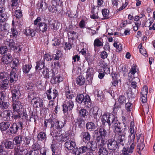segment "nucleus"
Masks as SVG:
<instances>
[{
    "label": "nucleus",
    "instance_id": "f257e3e1",
    "mask_svg": "<svg viewBox=\"0 0 155 155\" xmlns=\"http://www.w3.org/2000/svg\"><path fill=\"white\" fill-rule=\"evenodd\" d=\"M76 100L79 104L84 103L85 107L87 108H91L93 105L90 96L87 95L84 96L82 94H80L77 96Z\"/></svg>",
    "mask_w": 155,
    "mask_h": 155
},
{
    "label": "nucleus",
    "instance_id": "f03ea898",
    "mask_svg": "<svg viewBox=\"0 0 155 155\" xmlns=\"http://www.w3.org/2000/svg\"><path fill=\"white\" fill-rule=\"evenodd\" d=\"M107 135L106 130L103 128H101L97 132L96 135V140L97 143H106L107 141L104 139Z\"/></svg>",
    "mask_w": 155,
    "mask_h": 155
},
{
    "label": "nucleus",
    "instance_id": "7ed1b4c3",
    "mask_svg": "<svg viewBox=\"0 0 155 155\" xmlns=\"http://www.w3.org/2000/svg\"><path fill=\"white\" fill-rule=\"evenodd\" d=\"M6 94L5 91L0 92V107L2 109H7L9 105V103L5 100Z\"/></svg>",
    "mask_w": 155,
    "mask_h": 155
},
{
    "label": "nucleus",
    "instance_id": "20e7f679",
    "mask_svg": "<svg viewBox=\"0 0 155 155\" xmlns=\"http://www.w3.org/2000/svg\"><path fill=\"white\" fill-rule=\"evenodd\" d=\"M74 106V104L72 100H66L62 105L63 111L64 113L68 112L72 110Z\"/></svg>",
    "mask_w": 155,
    "mask_h": 155
},
{
    "label": "nucleus",
    "instance_id": "39448f33",
    "mask_svg": "<svg viewBox=\"0 0 155 155\" xmlns=\"http://www.w3.org/2000/svg\"><path fill=\"white\" fill-rule=\"evenodd\" d=\"M11 88L12 101L19 100L18 99L20 95V91L18 89L17 87L15 85H13L12 86H11Z\"/></svg>",
    "mask_w": 155,
    "mask_h": 155
},
{
    "label": "nucleus",
    "instance_id": "423d86ee",
    "mask_svg": "<svg viewBox=\"0 0 155 155\" xmlns=\"http://www.w3.org/2000/svg\"><path fill=\"white\" fill-rule=\"evenodd\" d=\"M107 145L108 149L112 151H115L119 148L117 141L113 138L108 139L107 143Z\"/></svg>",
    "mask_w": 155,
    "mask_h": 155
},
{
    "label": "nucleus",
    "instance_id": "0eeeda50",
    "mask_svg": "<svg viewBox=\"0 0 155 155\" xmlns=\"http://www.w3.org/2000/svg\"><path fill=\"white\" fill-rule=\"evenodd\" d=\"M134 123L131 122L130 123V128L129 131L130 132V134L129 135V138L128 139L129 141H130L132 144L134 143V141L135 138V134L136 131L134 130Z\"/></svg>",
    "mask_w": 155,
    "mask_h": 155
},
{
    "label": "nucleus",
    "instance_id": "6e6552de",
    "mask_svg": "<svg viewBox=\"0 0 155 155\" xmlns=\"http://www.w3.org/2000/svg\"><path fill=\"white\" fill-rule=\"evenodd\" d=\"M12 106L14 111L18 113L24 110L22 108L23 103L19 100L13 101Z\"/></svg>",
    "mask_w": 155,
    "mask_h": 155
},
{
    "label": "nucleus",
    "instance_id": "1a4fd4ad",
    "mask_svg": "<svg viewBox=\"0 0 155 155\" xmlns=\"http://www.w3.org/2000/svg\"><path fill=\"white\" fill-rule=\"evenodd\" d=\"M106 143H98V147L99 149L98 155H107L108 151L107 149L104 147Z\"/></svg>",
    "mask_w": 155,
    "mask_h": 155
},
{
    "label": "nucleus",
    "instance_id": "9d476101",
    "mask_svg": "<svg viewBox=\"0 0 155 155\" xmlns=\"http://www.w3.org/2000/svg\"><path fill=\"white\" fill-rule=\"evenodd\" d=\"M135 145L133 143L130 145V147L126 146L124 147L122 150V153L120 155H130L134 151Z\"/></svg>",
    "mask_w": 155,
    "mask_h": 155
},
{
    "label": "nucleus",
    "instance_id": "9b49d317",
    "mask_svg": "<svg viewBox=\"0 0 155 155\" xmlns=\"http://www.w3.org/2000/svg\"><path fill=\"white\" fill-rule=\"evenodd\" d=\"M126 133L124 131H123L122 133H119L118 134L116 135L115 138L116 141L117 143L118 142L123 146L124 145V142L126 139L125 137Z\"/></svg>",
    "mask_w": 155,
    "mask_h": 155
},
{
    "label": "nucleus",
    "instance_id": "f8f14e48",
    "mask_svg": "<svg viewBox=\"0 0 155 155\" xmlns=\"http://www.w3.org/2000/svg\"><path fill=\"white\" fill-rule=\"evenodd\" d=\"M31 103L33 106L36 108L43 107V100L39 97H37L31 100Z\"/></svg>",
    "mask_w": 155,
    "mask_h": 155
},
{
    "label": "nucleus",
    "instance_id": "ddd939ff",
    "mask_svg": "<svg viewBox=\"0 0 155 155\" xmlns=\"http://www.w3.org/2000/svg\"><path fill=\"white\" fill-rule=\"evenodd\" d=\"M112 126L113 130L115 133L119 134L123 132L122 129L124 126L121 123L117 122V121L114 123V124H112Z\"/></svg>",
    "mask_w": 155,
    "mask_h": 155
},
{
    "label": "nucleus",
    "instance_id": "4468645a",
    "mask_svg": "<svg viewBox=\"0 0 155 155\" xmlns=\"http://www.w3.org/2000/svg\"><path fill=\"white\" fill-rule=\"evenodd\" d=\"M34 29L36 31L44 32L46 31L48 29L47 25L44 22L39 23L37 27L34 28Z\"/></svg>",
    "mask_w": 155,
    "mask_h": 155
},
{
    "label": "nucleus",
    "instance_id": "2eb2a0df",
    "mask_svg": "<svg viewBox=\"0 0 155 155\" xmlns=\"http://www.w3.org/2000/svg\"><path fill=\"white\" fill-rule=\"evenodd\" d=\"M58 93L57 91L54 89L53 90V92H51V90L49 89L48 90V93H47V97L48 100H51L52 98L53 99H54L58 96Z\"/></svg>",
    "mask_w": 155,
    "mask_h": 155
},
{
    "label": "nucleus",
    "instance_id": "dca6fc26",
    "mask_svg": "<svg viewBox=\"0 0 155 155\" xmlns=\"http://www.w3.org/2000/svg\"><path fill=\"white\" fill-rule=\"evenodd\" d=\"M64 146L68 150H72L76 146V144L75 142L71 139H69L66 141Z\"/></svg>",
    "mask_w": 155,
    "mask_h": 155
},
{
    "label": "nucleus",
    "instance_id": "f3484780",
    "mask_svg": "<svg viewBox=\"0 0 155 155\" xmlns=\"http://www.w3.org/2000/svg\"><path fill=\"white\" fill-rule=\"evenodd\" d=\"M87 144L88 150L94 151L97 148L98 143L97 141H91L87 142Z\"/></svg>",
    "mask_w": 155,
    "mask_h": 155
},
{
    "label": "nucleus",
    "instance_id": "a211bd4d",
    "mask_svg": "<svg viewBox=\"0 0 155 155\" xmlns=\"http://www.w3.org/2000/svg\"><path fill=\"white\" fill-rule=\"evenodd\" d=\"M52 75L51 77L52 78V79L51 81V83L52 84H55L59 83L63 80V78L60 76H57L56 77H54V74L53 71L51 73Z\"/></svg>",
    "mask_w": 155,
    "mask_h": 155
},
{
    "label": "nucleus",
    "instance_id": "6ab92c4d",
    "mask_svg": "<svg viewBox=\"0 0 155 155\" xmlns=\"http://www.w3.org/2000/svg\"><path fill=\"white\" fill-rule=\"evenodd\" d=\"M8 17L5 12L4 7H0V22H3L7 19Z\"/></svg>",
    "mask_w": 155,
    "mask_h": 155
},
{
    "label": "nucleus",
    "instance_id": "aec40b11",
    "mask_svg": "<svg viewBox=\"0 0 155 155\" xmlns=\"http://www.w3.org/2000/svg\"><path fill=\"white\" fill-rule=\"evenodd\" d=\"M12 112L9 110H4L0 114V116L2 117L5 120H10V116L12 114Z\"/></svg>",
    "mask_w": 155,
    "mask_h": 155
},
{
    "label": "nucleus",
    "instance_id": "412c9836",
    "mask_svg": "<svg viewBox=\"0 0 155 155\" xmlns=\"http://www.w3.org/2000/svg\"><path fill=\"white\" fill-rule=\"evenodd\" d=\"M130 86L131 87L134 89V91H131L130 94H131L132 97H134L137 93L138 90L137 83L135 81H132L131 83Z\"/></svg>",
    "mask_w": 155,
    "mask_h": 155
},
{
    "label": "nucleus",
    "instance_id": "4be33fe9",
    "mask_svg": "<svg viewBox=\"0 0 155 155\" xmlns=\"http://www.w3.org/2000/svg\"><path fill=\"white\" fill-rule=\"evenodd\" d=\"M5 45L8 46L12 50H15L17 49L15 45L14 41L13 39H9L8 41H5Z\"/></svg>",
    "mask_w": 155,
    "mask_h": 155
},
{
    "label": "nucleus",
    "instance_id": "5701e85b",
    "mask_svg": "<svg viewBox=\"0 0 155 155\" xmlns=\"http://www.w3.org/2000/svg\"><path fill=\"white\" fill-rule=\"evenodd\" d=\"M12 61V56L9 54L7 55H5L2 59V61L3 63L6 64H9Z\"/></svg>",
    "mask_w": 155,
    "mask_h": 155
},
{
    "label": "nucleus",
    "instance_id": "b1692460",
    "mask_svg": "<svg viewBox=\"0 0 155 155\" xmlns=\"http://www.w3.org/2000/svg\"><path fill=\"white\" fill-rule=\"evenodd\" d=\"M19 129V127L17 125V124L14 123L11 125L9 128V130L12 134H14L17 133Z\"/></svg>",
    "mask_w": 155,
    "mask_h": 155
},
{
    "label": "nucleus",
    "instance_id": "393cba45",
    "mask_svg": "<svg viewBox=\"0 0 155 155\" xmlns=\"http://www.w3.org/2000/svg\"><path fill=\"white\" fill-rule=\"evenodd\" d=\"M22 141L21 137L20 136L15 137L13 139V142H15V144L17 146V149L20 148V145L21 144Z\"/></svg>",
    "mask_w": 155,
    "mask_h": 155
},
{
    "label": "nucleus",
    "instance_id": "a878e982",
    "mask_svg": "<svg viewBox=\"0 0 155 155\" xmlns=\"http://www.w3.org/2000/svg\"><path fill=\"white\" fill-rule=\"evenodd\" d=\"M108 120L107 123L110 127L112 124H114V123L117 122L116 119H115V117L114 115L111 114H109L108 115Z\"/></svg>",
    "mask_w": 155,
    "mask_h": 155
},
{
    "label": "nucleus",
    "instance_id": "bb28decb",
    "mask_svg": "<svg viewBox=\"0 0 155 155\" xmlns=\"http://www.w3.org/2000/svg\"><path fill=\"white\" fill-rule=\"evenodd\" d=\"M10 123L9 122H3L0 124V129L2 131H5L9 127Z\"/></svg>",
    "mask_w": 155,
    "mask_h": 155
},
{
    "label": "nucleus",
    "instance_id": "cd10ccee",
    "mask_svg": "<svg viewBox=\"0 0 155 155\" xmlns=\"http://www.w3.org/2000/svg\"><path fill=\"white\" fill-rule=\"evenodd\" d=\"M103 39L100 38L95 39L94 42V45L95 48L96 47H101L103 45Z\"/></svg>",
    "mask_w": 155,
    "mask_h": 155
},
{
    "label": "nucleus",
    "instance_id": "c85d7f7f",
    "mask_svg": "<svg viewBox=\"0 0 155 155\" xmlns=\"http://www.w3.org/2000/svg\"><path fill=\"white\" fill-rule=\"evenodd\" d=\"M136 65L134 64L132 68L130 69V72L128 73V76L131 78H135V74H136L137 71L136 69Z\"/></svg>",
    "mask_w": 155,
    "mask_h": 155
},
{
    "label": "nucleus",
    "instance_id": "c756f323",
    "mask_svg": "<svg viewBox=\"0 0 155 155\" xmlns=\"http://www.w3.org/2000/svg\"><path fill=\"white\" fill-rule=\"evenodd\" d=\"M64 125V123L61 121L57 120L56 119L54 127L57 129H60L62 128Z\"/></svg>",
    "mask_w": 155,
    "mask_h": 155
},
{
    "label": "nucleus",
    "instance_id": "7c9ffc66",
    "mask_svg": "<svg viewBox=\"0 0 155 155\" xmlns=\"http://www.w3.org/2000/svg\"><path fill=\"white\" fill-rule=\"evenodd\" d=\"M57 6L55 5L54 1H51V4L48 7L49 12L52 13H56L57 12Z\"/></svg>",
    "mask_w": 155,
    "mask_h": 155
},
{
    "label": "nucleus",
    "instance_id": "2f4dec72",
    "mask_svg": "<svg viewBox=\"0 0 155 155\" xmlns=\"http://www.w3.org/2000/svg\"><path fill=\"white\" fill-rule=\"evenodd\" d=\"M81 136L84 141L89 140L91 138L90 134L88 132H82Z\"/></svg>",
    "mask_w": 155,
    "mask_h": 155
},
{
    "label": "nucleus",
    "instance_id": "473e14b6",
    "mask_svg": "<svg viewBox=\"0 0 155 155\" xmlns=\"http://www.w3.org/2000/svg\"><path fill=\"white\" fill-rule=\"evenodd\" d=\"M18 79V76L16 73L13 71H12L10 74L9 76V81L11 83L14 82V81H16Z\"/></svg>",
    "mask_w": 155,
    "mask_h": 155
},
{
    "label": "nucleus",
    "instance_id": "72a5a7b5",
    "mask_svg": "<svg viewBox=\"0 0 155 155\" xmlns=\"http://www.w3.org/2000/svg\"><path fill=\"white\" fill-rule=\"evenodd\" d=\"M14 143L9 141H6L4 143L5 148L11 150L14 148Z\"/></svg>",
    "mask_w": 155,
    "mask_h": 155
},
{
    "label": "nucleus",
    "instance_id": "f704fd0d",
    "mask_svg": "<svg viewBox=\"0 0 155 155\" xmlns=\"http://www.w3.org/2000/svg\"><path fill=\"white\" fill-rule=\"evenodd\" d=\"M138 144L137 147V150L139 151H140L143 150L144 147V144L143 143V139L141 138V139L140 140L138 139Z\"/></svg>",
    "mask_w": 155,
    "mask_h": 155
},
{
    "label": "nucleus",
    "instance_id": "c9c22d12",
    "mask_svg": "<svg viewBox=\"0 0 155 155\" xmlns=\"http://www.w3.org/2000/svg\"><path fill=\"white\" fill-rule=\"evenodd\" d=\"M85 81V79L82 76H79L76 79L77 84L79 85H82L84 84Z\"/></svg>",
    "mask_w": 155,
    "mask_h": 155
},
{
    "label": "nucleus",
    "instance_id": "e433bc0d",
    "mask_svg": "<svg viewBox=\"0 0 155 155\" xmlns=\"http://www.w3.org/2000/svg\"><path fill=\"white\" fill-rule=\"evenodd\" d=\"M51 134L53 137H55L58 141L62 142V134L61 131H59V133H57L55 135L54 134V132L51 133Z\"/></svg>",
    "mask_w": 155,
    "mask_h": 155
},
{
    "label": "nucleus",
    "instance_id": "4c0bfd02",
    "mask_svg": "<svg viewBox=\"0 0 155 155\" xmlns=\"http://www.w3.org/2000/svg\"><path fill=\"white\" fill-rule=\"evenodd\" d=\"M37 138L39 140L45 141L46 139V134L44 132H41L38 134Z\"/></svg>",
    "mask_w": 155,
    "mask_h": 155
},
{
    "label": "nucleus",
    "instance_id": "58836bf2",
    "mask_svg": "<svg viewBox=\"0 0 155 155\" xmlns=\"http://www.w3.org/2000/svg\"><path fill=\"white\" fill-rule=\"evenodd\" d=\"M36 63V71L41 70L42 68H43L45 67V63L43 61H39L37 62Z\"/></svg>",
    "mask_w": 155,
    "mask_h": 155
},
{
    "label": "nucleus",
    "instance_id": "ea45409f",
    "mask_svg": "<svg viewBox=\"0 0 155 155\" xmlns=\"http://www.w3.org/2000/svg\"><path fill=\"white\" fill-rule=\"evenodd\" d=\"M9 81L8 80L5 79L4 80L1 82V89H6L8 87Z\"/></svg>",
    "mask_w": 155,
    "mask_h": 155
},
{
    "label": "nucleus",
    "instance_id": "a19ab883",
    "mask_svg": "<svg viewBox=\"0 0 155 155\" xmlns=\"http://www.w3.org/2000/svg\"><path fill=\"white\" fill-rule=\"evenodd\" d=\"M32 68L31 64H26L23 67V72L25 74H28Z\"/></svg>",
    "mask_w": 155,
    "mask_h": 155
},
{
    "label": "nucleus",
    "instance_id": "79ce46f5",
    "mask_svg": "<svg viewBox=\"0 0 155 155\" xmlns=\"http://www.w3.org/2000/svg\"><path fill=\"white\" fill-rule=\"evenodd\" d=\"M66 96L67 100H72L73 97H74V94L71 91H66Z\"/></svg>",
    "mask_w": 155,
    "mask_h": 155
},
{
    "label": "nucleus",
    "instance_id": "37998d69",
    "mask_svg": "<svg viewBox=\"0 0 155 155\" xmlns=\"http://www.w3.org/2000/svg\"><path fill=\"white\" fill-rule=\"evenodd\" d=\"M88 111L84 109H82L79 111V115L81 117H85L88 114Z\"/></svg>",
    "mask_w": 155,
    "mask_h": 155
},
{
    "label": "nucleus",
    "instance_id": "c03bdc74",
    "mask_svg": "<svg viewBox=\"0 0 155 155\" xmlns=\"http://www.w3.org/2000/svg\"><path fill=\"white\" fill-rule=\"evenodd\" d=\"M87 129L90 131H92L95 128V125L93 122H88L86 125Z\"/></svg>",
    "mask_w": 155,
    "mask_h": 155
},
{
    "label": "nucleus",
    "instance_id": "a18cd8bd",
    "mask_svg": "<svg viewBox=\"0 0 155 155\" xmlns=\"http://www.w3.org/2000/svg\"><path fill=\"white\" fill-rule=\"evenodd\" d=\"M31 138L29 136L26 137L23 139L22 146L24 147L28 145L30 143Z\"/></svg>",
    "mask_w": 155,
    "mask_h": 155
},
{
    "label": "nucleus",
    "instance_id": "49530a36",
    "mask_svg": "<svg viewBox=\"0 0 155 155\" xmlns=\"http://www.w3.org/2000/svg\"><path fill=\"white\" fill-rule=\"evenodd\" d=\"M102 13L104 17V19H107L109 18L108 16L109 11L107 9H103L102 11Z\"/></svg>",
    "mask_w": 155,
    "mask_h": 155
},
{
    "label": "nucleus",
    "instance_id": "de8ad7c7",
    "mask_svg": "<svg viewBox=\"0 0 155 155\" xmlns=\"http://www.w3.org/2000/svg\"><path fill=\"white\" fill-rule=\"evenodd\" d=\"M78 126L80 127H82L84 126L85 124L84 120L82 118H79L77 119V122Z\"/></svg>",
    "mask_w": 155,
    "mask_h": 155
},
{
    "label": "nucleus",
    "instance_id": "09e8293b",
    "mask_svg": "<svg viewBox=\"0 0 155 155\" xmlns=\"http://www.w3.org/2000/svg\"><path fill=\"white\" fill-rule=\"evenodd\" d=\"M36 94L35 92L33 91L29 92L28 94V98L29 99L31 100L37 97H35Z\"/></svg>",
    "mask_w": 155,
    "mask_h": 155
},
{
    "label": "nucleus",
    "instance_id": "8fccbe9b",
    "mask_svg": "<svg viewBox=\"0 0 155 155\" xmlns=\"http://www.w3.org/2000/svg\"><path fill=\"white\" fill-rule=\"evenodd\" d=\"M148 91V89L147 86L146 85H144L141 90V95L147 96Z\"/></svg>",
    "mask_w": 155,
    "mask_h": 155
},
{
    "label": "nucleus",
    "instance_id": "3c124183",
    "mask_svg": "<svg viewBox=\"0 0 155 155\" xmlns=\"http://www.w3.org/2000/svg\"><path fill=\"white\" fill-rule=\"evenodd\" d=\"M56 119L54 118L53 117H50L48 119H47V121L51 124V127H54Z\"/></svg>",
    "mask_w": 155,
    "mask_h": 155
},
{
    "label": "nucleus",
    "instance_id": "603ef678",
    "mask_svg": "<svg viewBox=\"0 0 155 155\" xmlns=\"http://www.w3.org/2000/svg\"><path fill=\"white\" fill-rule=\"evenodd\" d=\"M109 113H105L102 116L101 120L103 124H105V122L107 123L108 118V115H109Z\"/></svg>",
    "mask_w": 155,
    "mask_h": 155
},
{
    "label": "nucleus",
    "instance_id": "864d4df0",
    "mask_svg": "<svg viewBox=\"0 0 155 155\" xmlns=\"http://www.w3.org/2000/svg\"><path fill=\"white\" fill-rule=\"evenodd\" d=\"M61 67V64L59 61H55L52 64L51 67L53 69H58Z\"/></svg>",
    "mask_w": 155,
    "mask_h": 155
},
{
    "label": "nucleus",
    "instance_id": "5fc2aeb1",
    "mask_svg": "<svg viewBox=\"0 0 155 155\" xmlns=\"http://www.w3.org/2000/svg\"><path fill=\"white\" fill-rule=\"evenodd\" d=\"M34 84L32 83H28L27 84L25 87V88L26 90H30L33 91Z\"/></svg>",
    "mask_w": 155,
    "mask_h": 155
},
{
    "label": "nucleus",
    "instance_id": "6e6d98bb",
    "mask_svg": "<svg viewBox=\"0 0 155 155\" xmlns=\"http://www.w3.org/2000/svg\"><path fill=\"white\" fill-rule=\"evenodd\" d=\"M72 151V153L75 155H80L81 153L80 147L74 148Z\"/></svg>",
    "mask_w": 155,
    "mask_h": 155
},
{
    "label": "nucleus",
    "instance_id": "4d7b16f0",
    "mask_svg": "<svg viewBox=\"0 0 155 155\" xmlns=\"http://www.w3.org/2000/svg\"><path fill=\"white\" fill-rule=\"evenodd\" d=\"M26 155H41V154L38 150L33 151L32 150H31L27 152Z\"/></svg>",
    "mask_w": 155,
    "mask_h": 155
},
{
    "label": "nucleus",
    "instance_id": "13d9d810",
    "mask_svg": "<svg viewBox=\"0 0 155 155\" xmlns=\"http://www.w3.org/2000/svg\"><path fill=\"white\" fill-rule=\"evenodd\" d=\"M11 36H12L13 38H16L18 34V32L16 29L14 27H12L11 29Z\"/></svg>",
    "mask_w": 155,
    "mask_h": 155
},
{
    "label": "nucleus",
    "instance_id": "bf43d9fd",
    "mask_svg": "<svg viewBox=\"0 0 155 155\" xmlns=\"http://www.w3.org/2000/svg\"><path fill=\"white\" fill-rule=\"evenodd\" d=\"M98 110L99 109L97 107L94 106L91 108L90 113H91L92 114H98L97 112Z\"/></svg>",
    "mask_w": 155,
    "mask_h": 155
},
{
    "label": "nucleus",
    "instance_id": "052dcab7",
    "mask_svg": "<svg viewBox=\"0 0 155 155\" xmlns=\"http://www.w3.org/2000/svg\"><path fill=\"white\" fill-rule=\"evenodd\" d=\"M126 98L123 95H121L120 96L118 99V101L120 104H123L125 103L126 101Z\"/></svg>",
    "mask_w": 155,
    "mask_h": 155
},
{
    "label": "nucleus",
    "instance_id": "680f3d73",
    "mask_svg": "<svg viewBox=\"0 0 155 155\" xmlns=\"http://www.w3.org/2000/svg\"><path fill=\"white\" fill-rule=\"evenodd\" d=\"M8 49L7 46H2L0 48V54H3L7 51Z\"/></svg>",
    "mask_w": 155,
    "mask_h": 155
},
{
    "label": "nucleus",
    "instance_id": "e2e57ef3",
    "mask_svg": "<svg viewBox=\"0 0 155 155\" xmlns=\"http://www.w3.org/2000/svg\"><path fill=\"white\" fill-rule=\"evenodd\" d=\"M15 16L18 18H21L22 16L21 11L20 10H16L15 12Z\"/></svg>",
    "mask_w": 155,
    "mask_h": 155
},
{
    "label": "nucleus",
    "instance_id": "0e129e2a",
    "mask_svg": "<svg viewBox=\"0 0 155 155\" xmlns=\"http://www.w3.org/2000/svg\"><path fill=\"white\" fill-rule=\"evenodd\" d=\"M94 74V70L91 67H88L87 71V75H93Z\"/></svg>",
    "mask_w": 155,
    "mask_h": 155
},
{
    "label": "nucleus",
    "instance_id": "69168bd1",
    "mask_svg": "<svg viewBox=\"0 0 155 155\" xmlns=\"http://www.w3.org/2000/svg\"><path fill=\"white\" fill-rule=\"evenodd\" d=\"M44 57L45 60H46L47 61H50L53 58V57L52 56L49 54H45L44 55Z\"/></svg>",
    "mask_w": 155,
    "mask_h": 155
},
{
    "label": "nucleus",
    "instance_id": "338daca9",
    "mask_svg": "<svg viewBox=\"0 0 155 155\" xmlns=\"http://www.w3.org/2000/svg\"><path fill=\"white\" fill-rule=\"evenodd\" d=\"M132 104L130 103H127L125 104V108L128 112H130L132 108Z\"/></svg>",
    "mask_w": 155,
    "mask_h": 155
},
{
    "label": "nucleus",
    "instance_id": "774afa93",
    "mask_svg": "<svg viewBox=\"0 0 155 155\" xmlns=\"http://www.w3.org/2000/svg\"><path fill=\"white\" fill-rule=\"evenodd\" d=\"M80 147L81 154L84 153L87 151H89L88 149V147L87 146V144H86V146H83Z\"/></svg>",
    "mask_w": 155,
    "mask_h": 155
}]
</instances>
